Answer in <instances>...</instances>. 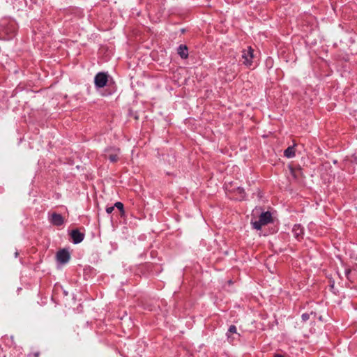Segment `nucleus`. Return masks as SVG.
<instances>
[{"instance_id":"1","label":"nucleus","mask_w":357,"mask_h":357,"mask_svg":"<svg viewBox=\"0 0 357 357\" xmlns=\"http://www.w3.org/2000/svg\"><path fill=\"white\" fill-rule=\"evenodd\" d=\"M120 149L116 147H109L105 149V157L108 158L110 162H116L119 159Z\"/></svg>"},{"instance_id":"9","label":"nucleus","mask_w":357,"mask_h":357,"mask_svg":"<svg viewBox=\"0 0 357 357\" xmlns=\"http://www.w3.org/2000/svg\"><path fill=\"white\" fill-rule=\"evenodd\" d=\"M261 222H264L266 225L273 222L271 213L269 211L264 212L260 215Z\"/></svg>"},{"instance_id":"4","label":"nucleus","mask_w":357,"mask_h":357,"mask_svg":"<svg viewBox=\"0 0 357 357\" xmlns=\"http://www.w3.org/2000/svg\"><path fill=\"white\" fill-rule=\"evenodd\" d=\"M49 221L54 226L59 227V226H61L62 225H63L64 218L61 214H59L56 213H52L49 218Z\"/></svg>"},{"instance_id":"12","label":"nucleus","mask_w":357,"mask_h":357,"mask_svg":"<svg viewBox=\"0 0 357 357\" xmlns=\"http://www.w3.org/2000/svg\"><path fill=\"white\" fill-rule=\"evenodd\" d=\"M251 224L252 225L253 228L255 229L259 230L264 225H266L264 222H261V218H259V220L252 221Z\"/></svg>"},{"instance_id":"8","label":"nucleus","mask_w":357,"mask_h":357,"mask_svg":"<svg viewBox=\"0 0 357 357\" xmlns=\"http://www.w3.org/2000/svg\"><path fill=\"white\" fill-rule=\"evenodd\" d=\"M178 54L182 59H187L188 56V49L186 45H181L177 50Z\"/></svg>"},{"instance_id":"17","label":"nucleus","mask_w":357,"mask_h":357,"mask_svg":"<svg viewBox=\"0 0 357 357\" xmlns=\"http://www.w3.org/2000/svg\"><path fill=\"white\" fill-rule=\"evenodd\" d=\"M351 269H350V268L346 269V271H345V274H346V275H347V278H349V273H351Z\"/></svg>"},{"instance_id":"14","label":"nucleus","mask_w":357,"mask_h":357,"mask_svg":"<svg viewBox=\"0 0 357 357\" xmlns=\"http://www.w3.org/2000/svg\"><path fill=\"white\" fill-rule=\"evenodd\" d=\"M228 333H236V327L234 325H231L229 328Z\"/></svg>"},{"instance_id":"6","label":"nucleus","mask_w":357,"mask_h":357,"mask_svg":"<svg viewBox=\"0 0 357 357\" xmlns=\"http://www.w3.org/2000/svg\"><path fill=\"white\" fill-rule=\"evenodd\" d=\"M70 237L72 238V241L73 243L77 244L81 243L84 238V234L82 233L79 231V229H73L70 232Z\"/></svg>"},{"instance_id":"7","label":"nucleus","mask_w":357,"mask_h":357,"mask_svg":"<svg viewBox=\"0 0 357 357\" xmlns=\"http://www.w3.org/2000/svg\"><path fill=\"white\" fill-rule=\"evenodd\" d=\"M292 232L294 234V237L296 238L297 239L301 238L304 234L303 228L299 224L295 225L294 226Z\"/></svg>"},{"instance_id":"13","label":"nucleus","mask_w":357,"mask_h":357,"mask_svg":"<svg viewBox=\"0 0 357 357\" xmlns=\"http://www.w3.org/2000/svg\"><path fill=\"white\" fill-rule=\"evenodd\" d=\"M114 207H116L121 212L122 214L124 213V208L123 203L117 202L115 203Z\"/></svg>"},{"instance_id":"10","label":"nucleus","mask_w":357,"mask_h":357,"mask_svg":"<svg viewBox=\"0 0 357 357\" xmlns=\"http://www.w3.org/2000/svg\"><path fill=\"white\" fill-rule=\"evenodd\" d=\"M235 194V199L241 200L243 199L245 197V192L243 188L238 187L236 188V190L234 191Z\"/></svg>"},{"instance_id":"15","label":"nucleus","mask_w":357,"mask_h":357,"mask_svg":"<svg viewBox=\"0 0 357 357\" xmlns=\"http://www.w3.org/2000/svg\"><path fill=\"white\" fill-rule=\"evenodd\" d=\"M301 318L303 321H306L307 320H308L310 319V314L307 313H304L302 314Z\"/></svg>"},{"instance_id":"16","label":"nucleus","mask_w":357,"mask_h":357,"mask_svg":"<svg viewBox=\"0 0 357 357\" xmlns=\"http://www.w3.org/2000/svg\"><path fill=\"white\" fill-rule=\"evenodd\" d=\"M114 209V206H109V207H107L106 208V211L107 213H111Z\"/></svg>"},{"instance_id":"18","label":"nucleus","mask_w":357,"mask_h":357,"mask_svg":"<svg viewBox=\"0 0 357 357\" xmlns=\"http://www.w3.org/2000/svg\"><path fill=\"white\" fill-rule=\"evenodd\" d=\"M32 355L34 356V357H38L39 355H40V353L39 352H34L32 354Z\"/></svg>"},{"instance_id":"3","label":"nucleus","mask_w":357,"mask_h":357,"mask_svg":"<svg viewBox=\"0 0 357 357\" xmlns=\"http://www.w3.org/2000/svg\"><path fill=\"white\" fill-rule=\"evenodd\" d=\"M108 81V75L105 73H98L94 78V83L97 88H102L106 86Z\"/></svg>"},{"instance_id":"5","label":"nucleus","mask_w":357,"mask_h":357,"mask_svg":"<svg viewBox=\"0 0 357 357\" xmlns=\"http://www.w3.org/2000/svg\"><path fill=\"white\" fill-rule=\"evenodd\" d=\"M70 253L68 250L63 249L59 250L56 254V259L61 264H66L70 259Z\"/></svg>"},{"instance_id":"11","label":"nucleus","mask_w":357,"mask_h":357,"mask_svg":"<svg viewBox=\"0 0 357 357\" xmlns=\"http://www.w3.org/2000/svg\"><path fill=\"white\" fill-rule=\"evenodd\" d=\"M285 157L290 158L295 156V149L294 146H289L284 152Z\"/></svg>"},{"instance_id":"19","label":"nucleus","mask_w":357,"mask_h":357,"mask_svg":"<svg viewBox=\"0 0 357 357\" xmlns=\"http://www.w3.org/2000/svg\"><path fill=\"white\" fill-rule=\"evenodd\" d=\"M273 357H283V356H282L281 354H274Z\"/></svg>"},{"instance_id":"2","label":"nucleus","mask_w":357,"mask_h":357,"mask_svg":"<svg viewBox=\"0 0 357 357\" xmlns=\"http://www.w3.org/2000/svg\"><path fill=\"white\" fill-rule=\"evenodd\" d=\"M253 50L251 47H248L247 49L242 51L243 63L246 66H250L252 64V59L254 58Z\"/></svg>"}]
</instances>
